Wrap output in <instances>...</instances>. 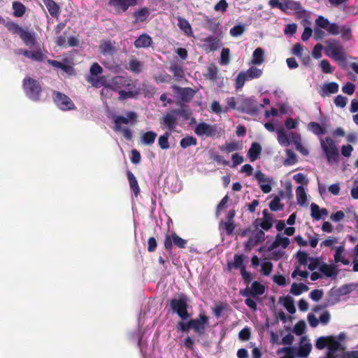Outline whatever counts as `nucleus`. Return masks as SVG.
<instances>
[{
	"label": "nucleus",
	"instance_id": "1",
	"mask_svg": "<svg viewBox=\"0 0 358 358\" xmlns=\"http://www.w3.org/2000/svg\"><path fill=\"white\" fill-rule=\"evenodd\" d=\"M324 53L327 56L338 62L346 61L345 48L340 41L335 38H329L325 41Z\"/></svg>",
	"mask_w": 358,
	"mask_h": 358
},
{
	"label": "nucleus",
	"instance_id": "2",
	"mask_svg": "<svg viewBox=\"0 0 358 358\" xmlns=\"http://www.w3.org/2000/svg\"><path fill=\"white\" fill-rule=\"evenodd\" d=\"M137 120V114L134 111H129L126 113V117L122 115H118L114 119V127L115 131H121L124 137L127 140H131L132 138V132L129 129L123 128L122 124H134Z\"/></svg>",
	"mask_w": 358,
	"mask_h": 358
},
{
	"label": "nucleus",
	"instance_id": "3",
	"mask_svg": "<svg viewBox=\"0 0 358 358\" xmlns=\"http://www.w3.org/2000/svg\"><path fill=\"white\" fill-rule=\"evenodd\" d=\"M22 87L29 99L34 101H40L42 88L38 80L30 77H26L23 80Z\"/></svg>",
	"mask_w": 358,
	"mask_h": 358
},
{
	"label": "nucleus",
	"instance_id": "4",
	"mask_svg": "<svg viewBox=\"0 0 358 358\" xmlns=\"http://www.w3.org/2000/svg\"><path fill=\"white\" fill-rule=\"evenodd\" d=\"M187 296L182 294L178 299H173L170 301L171 310L177 313L182 320H186L190 316L187 311Z\"/></svg>",
	"mask_w": 358,
	"mask_h": 358
},
{
	"label": "nucleus",
	"instance_id": "5",
	"mask_svg": "<svg viewBox=\"0 0 358 358\" xmlns=\"http://www.w3.org/2000/svg\"><path fill=\"white\" fill-rule=\"evenodd\" d=\"M320 145L328 162H337L339 158V151L334 141L327 136L325 139H320Z\"/></svg>",
	"mask_w": 358,
	"mask_h": 358
},
{
	"label": "nucleus",
	"instance_id": "6",
	"mask_svg": "<svg viewBox=\"0 0 358 358\" xmlns=\"http://www.w3.org/2000/svg\"><path fill=\"white\" fill-rule=\"evenodd\" d=\"M262 70L255 66H251L247 71L240 72L236 78V89H241L246 80L259 78L262 76Z\"/></svg>",
	"mask_w": 358,
	"mask_h": 358
},
{
	"label": "nucleus",
	"instance_id": "7",
	"mask_svg": "<svg viewBox=\"0 0 358 358\" xmlns=\"http://www.w3.org/2000/svg\"><path fill=\"white\" fill-rule=\"evenodd\" d=\"M255 227L252 234L249 238L245 243V250H250L252 248L257 245L264 240V232L262 229H259L257 227L259 225H253ZM262 229L268 231L272 228L273 225H259Z\"/></svg>",
	"mask_w": 358,
	"mask_h": 358
},
{
	"label": "nucleus",
	"instance_id": "8",
	"mask_svg": "<svg viewBox=\"0 0 358 358\" xmlns=\"http://www.w3.org/2000/svg\"><path fill=\"white\" fill-rule=\"evenodd\" d=\"M237 110L250 115H254L259 112V106L255 101L251 98H238L237 100Z\"/></svg>",
	"mask_w": 358,
	"mask_h": 358
},
{
	"label": "nucleus",
	"instance_id": "9",
	"mask_svg": "<svg viewBox=\"0 0 358 358\" xmlns=\"http://www.w3.org/2000/svg\"><path fill=\"white\" fill-rule=\"evenodd\" d=\"M192 329L199 336H203L206 333V327L209 324V317L205 313H200L195 319H191Z\"/></svg>",
	"mask_w": 358,
	"mask_h": 358
},
{
	"label": "nucleus",
	"instance_id": "10",
	"mask_svg": "<svg viewBox=\"0 0 358 358\" xmlns=\"http://www.w3.org/2000/svg\"><path fill=\"white\" fill-rule=\"evenodd\" d=\"M53 99L55 104L62 110L76 109V106L72 100L62 92H55Z\"/></svg>",
	"mask_w": 358,
	"mask_h": 358
},
{
	"label": "nucleus",
	"instance_id": "11",
	"mask_svg": "<svg viewBox=\"0 0 358 358\" xmlns=\"http://www.w3.org/2000/svg\"><path fill=\"white\" fill-rule=\"evenodd\" d=\"M265 292V287L258 281H254L251 287H246L239 291V294L244 297H258Z\"/></svg>",
	"mask_w": 358,
	"mask_h": 358
},
{
	"label": "nucleus",
	"instance_id": "12",
	"mask_svg": "<svg viewBox=\"0 0 358 358\" xmlns=\"http://www.w3.org/2000/svg\"><path fill=\"white\" fill-rule=\"evenodd\" d=\"M131 86V79L130 78L117 76L111 79L110 83L106 85V87L114 91H119L122 87H129Z\"/></svg>",
	"mask_w": 358,
	"mask_h": 358
},
{
	"label": "nucleus",
	"instance_id": "13",
	"mask_svg": "<svg viewBox=\"0 0 358 358\" xmlns=\"http://www.w3.org/2000/svg\"><path fill=\"white\" fill-rule=\"evenodd\" d=\"M203 44L202 49L206 52H213L222 46L221 39L218 37L208 36V37L201 39Z\"/></svg>",
	"mask_w": 358,
	"mask_h": 358
},
{
	"label": "nucleus",
	"instance_id": "14",
	"mask_svg": "<svg viewBox=\"0 0 358 358\" xmlns=\"http://www.w3.org/2000/svg\"><path fill=\"white\" fill-rule=\"evenodd\" d=\"M138 0H108V5L115 8L117 13H124L130 6L137 4Z\"/></svg>",
	"mask_w": 358,
	"mask_h": 358
},
{
	"label": "nucleus",
	"instance_id": "15",
	"mask_svg": "<svg viewBox=\"0 0 358 358\" xmlns=\"http://www.w3.org/2000/svg\"><path fill=\"white\" fill-rule=\"evenodd\" d=\"M194 133L198 136H202L203 135L207 137H213L216 134V128L214 125L206 122L199 123L194 128Z\"/></svg>",
	"mask_w": 358,
	"mask_h": 358
},
{
	"label": "nucleus",
	"instance_id": "16",
	"mask_svg": "<svg viewBox=\"0 0 358 358\" xmlns=\"http://www.w3.org/2000/svg\"><path fill=\"white\" fill-rule=\"evenodd\" d=\"M255 178L257 180L258 184L259 185V187L264 193L268 194L271 191L272 180L269 178H266L265 174L262 173V171H256L255 173Z\"/></svg>",
	"mask_w": 358,
	"mask_h": 358
},
{
	"label": "nucleus",
	"instance_id": "17",
	"mask_svg": "<svg viewBox=\"0 0 358 358\" xmlns=\"http://www.w3.org/2000/svg\"><path fill=\"white\" fill-rule=\"evenodd\" d=\"M174 91L180 96V99L185 103H189L193 99L196 91L191 87H181L178 85H173Z\"/></svg>",
	"mask_w": 358,
	"mask_h": 358
},
{
	"label": "nucleus",
	"instance_id": "18",
	"mask_svg": "<svg viewBox=\"0 0 358 358\" xmlns=\"http://www.w3.org/2000/svg\"><path fill=\"white\" fill-rule=\"evenodd\" d=\"M172 111L169 113H166L160 119V124L164 125L170 132L173 131L177 125V118L174 115Z\"/></svg>",
	"mask_w": 358,
	"mask_h": 358
},
{
	"label": "nucleus",
	"instance_id": "19",
	"mask_svg": "<svg viewBox=\"0 0 358 358\" xmlns=\"http://www.w3.org/2000/svg\"><path fill=\"white\" fill-rule=\"evenodd\" d=\"M245 257L243 255H234V262H228L227 264V270L230 272L233 268L240 269L242 271L243 268H246L244 264Z\"/></svg>",
	"mask_w": 358,
	"mask_h": 358
},
{
	"label": "nucleus",
	"instance_id": "20",
	"mask_svg": "<svg viewBox=\"0 0 358 358\" xmlns=\"http://www.w3.org/2000/svg\"><path fill=\"white\" fill-rule=\"evenodd\" d=\"M311 216L315 221L324 220L328 216L327 208H320L319 206L315 203L310 205Z\"/></svg>",
	"mask_w": 358,
	"mask_h": 358
},
{
	"label": "nucleus",
	"instance_id": "21",
	"mask_svg": "<svg viewBox=\"0 0 358 358\" xmlns=\"http://www.w3.org/2000/svg\"><path fill=\"white\" fill-rule=\"evenodd\" d=\"M150 13V10L147 7H143L134 11L132 14L134 18L133 24H137L145 21L149 17Z\"/></svg>",
	"mask_w": 358,
	"mask_h": 358
},
{
	"label": "nucleus",
	"instance_id": "22",
	"mask_svg": "<svg viewBox=\"0 0 358 358\" xmlns=\"http://www.w3.org/2000/svg\"><path fill=\"white\" fill-rule=\"evenodd\" d=\"M114 44L115 43H112L110 40L103 41L99 45V52L103 55H113L116 51Z\"/></svg>",
	"mask_w": 358,
	"mask_h": 358
},
{
	"label": "nucleus",
	"instance_id": "23",
	"mask_svg": "<svg viewBox=\"0 0 358 358\" xmlns=\"http://www.w3.org/2000/svg\"><path fill=\"white\" fill-rule=\"evenodd\" d=\"M152 39L147 34L140 35L134 43L136 48H148L152 45Z\"/></svg>",
	"mask_w": 358,
	"mask_h": 358
},
{
	"label": "nucleus",
	"instance_id": "24",
	"mask_svg": "<svg viewBox=\"0 0 358 358\" xmlns=\"http://www.w3.org/2000/svg\"><path fill=\"white\" fill-rule=\"evenodd\" d=\"M20 38L27 46H34L36 43V38L34 32L28 30H23Z\"/></svg>",
	"mask_w": 358,
	"mask_h": 358
},
{
	"label": "nucleus",
	"instance_id": "25",
	"mask_svg": "<svg viewBox=\"0 0 358 358\" xmlns=\"http://www.w3.org/2000/svg\"><path fill=\"white\" fill-rule=\"evenodd\" d=\"M338 89L339 85L337 83H327L323 85L322 90L320 92V94L322 96H324L325 95H329L331 94H336L338 92Z\"/></svg>",
	"mask_w": 358,
	"mask_h": 358
},
{
	"label": "nucleus",
	"instance_id": "26",
	"mask_svg": "<svg viewBox=\"0 0 358 358\" xmlns=\"http://www.w3.org/2000/svg\"><path fill=\"white\" fill-rule=\"evenodd\" d=\"M287 10L300 13L302 10L301 4L299 1L294 0H283V9L282 11L285 13Z\"/></svg>",
	"mask_w": 358,
	"mask_h": 358
},
{
	"label": "nucleus",
	"instance_id": "27",
	"mask_svg": "<svg viewBox=\"0 0 358 358\" xmlns=\"http://www.w3.org/2000/svg\"><path fill=\"white\" fill-rule=\"evenodd\" d=\"M262 152V146L259 143L254 142L250 148L248 155L250 162H255Z\"/></svg>",
	"mask_w": 358,
	"mask_h": 358
},
{
	"label": "nucleus",
	"instance_id": "28",
	"mask_svg": "<svg viewBox=\"0 0 358 358\" xmlns=\"http://www.w3.org/2000/svg\"><path fill=\"white\" fill-rule=\"evenodd\" d=\"M178 25L179 28L185 33L188 37L193 36V31L189 22L184 17H178Z\"/></svg>",
	"mask_w": 358,
	"mask_h": 358
},
{
	"label": "nucleus",
	"instance_id": "29",
	"mask_svg": "<svg viewBox=\"0 0 358 358\" xmlns=\"http://www.w3.org/2000/svg\"><path fill=\"white\" fill-rule=\"evenodd\" d=\"M219 149L225 153H230L234 151L240 150L242 149V145L239 142L225 143L224 145H220Z\"/></svg>",
	"mask_w": 358,
	"mask_h": 358
},
{
	"label": "nucleus",
	"instance_id": "30",
	"mask_svg": "<svg viewBox=\"0 0 358 358\" xmlns=\"http://www.w3.org/2000/svg\"><path fill=\"white\" fill-rule=\"evenodd\" d=\"M127 176L130 188L135 196H137L140 193V187L138 186V181L131 171H127Z\"/></svg>",
	"mask_w": 358,
	"mask_h": 358
},
{
	"label": "nucleus",
	"instance_id": "31",
	"mask_svg": "<svg viewBox=\"0 0 358 358\" xmlns=\"http://www.w3.org/2000/svg\"><path fill=\"white\" fill-rule=\"evenodd\" d=\"M264 62V50L262 48H256L252 53L251 64L253 65H261Z\"/></svg>",
	"mask_w": 358,
	"mask_h": 358
},
{
	"label": "nucleus",
	"instance_id": "32",
	"mask_svg": "<svg viewBox=\"0 0 358 358\" xmlns=\"http://www.w3.org/2000/svg\"><path fill=\"white\" fill-rule=\"evenodd\" d=\"M46 8L53 17H58L60 13V8L57 3L53 0H47L45 2Z\"/></svg>",
	"mask_w": 358,
	"mask_h": 358
},
{
	"label": "nucleus",
	"instance_id": "33",
	"mask_svg": "<svg viewBox=\"0 0 358 358\" xmlns=\"http://www.w3.org/2000/svg\"><path fill=\"white\" fill-rule=\"evenodd\" d=\"M307 128L316 136L323 135L327 132L326 128L316 122H310Z\"/></svg>",
	"mask_w": 358,
	"mask_h": 358
},
{
	"label": "nucleus",
	"instance_id": "34",
	"mask_svg": "<svg viewBox=\"0 0 358 358\" xmlns=\"http://www.w3.org/2000/svg\"><path fill=\"white\" fill-rule=\"evenodd\" d=\"M277 139L278 143L282 146H288L291 143L289 134H287L282 127L277 131Z\"/></svg>",
	"mask_w": 358,
	"mask_h": 358
},
{
	"label": "nucleus",
	"instance_id": "35",
	"mask_svg": "<svg viewBox=\"0 0 358 358\" xmlns=\"http://www.w3.org/2000/svg\"><path fill=\"white\" fill-rule=\"evenodd\" d=\"M280 301L289 313L293 314L295 313L296 308L294 303V299L292 296H286L281 297L280 299Z\"/></svg>",
	"mask_w": 358,
	"mask_h": 358
},
{
	"label": "nucleus",
	"instance_id": "36",
	"mask_svg": "<svg viewBox=\"0 0 358 358\" xmlns=\"http://www.w3.org/2000/svg\"><path fill=\"white\" fill-rule=\"evenodd\" d=\"M343 252L344 248L343 246L338 247L334 255V261L336 263L341 262L344 265H348L350 261L345 257Z\"/></svg>",
	"mask_w": 358,
	"mask_h": 358
},
{
	"label": "nucleus",
	"instance_id": "37",
	"mask_svg": "<svg viewBox=\"0 0 358 358\" xmlns=\"http://www.w3.org/2000/svg\"><path fill=\"white\" fill-rule=\"evenodd\" d=\"M4 25L12 34H16L19 36L24 30L22 27L13 21L6 22Z\"/></svg>",
	"mask_w": 358,
	"mask_h": 358
},
{
	"label": "nucleus",
	"instance_id": "38",
	"mask_svg": "<svg viewBox=\"0 0 358 358\" xmlns=\"http://www.w3.org/2000/svg\"><path fill=\"white\" fill-rule=\"evenodd\" d=\"M308 289H309L308 287L305 284H303V283L298 284V283L294 282L292 285L290 292L295 296H299V295L301 294L303 292H307L308 290Z\"/></svg>",
	"mask_w": 358,
	"mask_h": 358
},
{
	"label": "nucleus",
	"instance_id": "39",
	"mask_svg": "<svg viewBox=\"0 0 358 358\" xmlns=\"http://www.w3.org/2000/svg\"><path fill=\"white\" fill-rule=\"evenodd\" d=\"M335 266L332 265H328L325 263L320 266L319 270L327 277H331L336 275L337 272L335 271Z\"/></svg>",
	"mask_w": 358,
	"mask_h": 358
},
{
	"label": "nucleus",
	"instance_id": "40",
	"mask_svg": "<svg viewBox=\"0 0 358 358\" xmlns=\"http://www.w3.org/2000/svg\"><path fill=\"white\" fill-rule=\"evenodd\" d=\"M296 196L297 203L300 205H303L307 201V195L305 188L303 186L297 187L296 189Z\"/></svg>",
	"mask_w": 358,
	"mask_h": 358
},
{
	"label": "nucleus",
	"instance_id": "41",
	"mask_svg": "<svg viewBox=\"0 0 358 358\" xmlns=\"http://www.w3.org/2000/svg\"><path fill=\"white\" fill-rule=\"evenodd\" d=\"M197 144V140L192 136H186L180 141V145L182 148L186 149L187 148L196 145Z\"/></svg>",
	"mask_w": 358,
	"mask_h": 358
},
{
	"label": "nucleus",
	"instance_id": "42",
	"mask_svg": "<svg viewBox=\"0 0 358 358\" xmlns=\"http://www.w3.org/2000/svg\"><path fill=\"white\" fill-rule=\"evenodd\" d=\"M13 15L15 17H22L26 11V8L23 3L19 1L13 3Z\"/></svg>",
	"mask_w": 358,
	"mask_h": 358
},
{
	"label": "nucleus",
	"instance_id": "43",
	"mask_svg": "<svg viewBox=\"0 0 358 358\" xmlns=\"http://www.w3.org/2000/svg\"><path fill=\"white\" fill-rule=\"evenodd\" d=\"M143 64L136 59H131L129 62L128 70L134 73H139L142 71Z\"/></svg>",
	"mask_w": 358,
	"mask_h": 358
},
{
	"label": "nucleus",
	"instance_id": "44",
	"mask_svg": "<svg viewBox=\"0 0 358 358\" xmlns=\"http://www.w3.org/2000/svg\"><path fill=\"white\" fill-rule=\"evenodd\" d=\"M157 134L152 131L145 132L141 137L142 143L147 145H150L154 143Z\"/></svg>",
	"mask_w": 358,
	"mask_h": 358
},
{
	"label": "nucleus",
	"instance_id": "45",
	"mask_svg": "<svg viewBox=\"0 0 358 358\" xmlns=\"http://www.w3.org/2000/svg\"><path fill=\"white\" fill-rule=\"evenodd\" d=\"M170 136V132H165L163 135L160 136L158 138L159 146L162 150H167L169 148L170 145L169 142V138Z\"/></svg>",
	"mask_w": 358,
	"mask_h": 358
},
{
	"label": "nucleus",
	"instance_id": "46",
	"mask_svg": "<svg viewBox=\"0 0 358 358\" xmlns=\"http://www.w3.org/2000/svg\"><path fill=\"white\" fill-rule=\"evenodd\" d=\"M206 77L211 80H215L217 79V68L215 64H211L208 66Z\"/></svg>",
	"mask_w": 358,
	"mask_h": 358
},
{
	"label": "nucleus",
	"instance_id": "47",
	"mask_svg": "<svg viewBox=\"0 0 358 358\" xmlns=\"http://www.w3.org/2000/svg\"><path fill=\"white\" fill-rule=\"evenodd\" d=\"M264 221L259 224H285L284 220L273 221L272 215L265 209L263 210Z\"/></svg>",
	"mask_w": 358,
	"mask_h": 358
},
{
	"label": "nucleus",
	"instance_id": "48",
	"mask_svg": "<svg viewBox=\"0 0 358 358\" xmlns=\"http://www.w3.org/2000/svg\"><path fill=\"white\" fill-rule=\"evenodd\" d=\"M312 345L306 343L300 345L299 349V355L301 357H306L311 352Z\"/></svg>",
	"mask_w": 358,
	"mask_h": 358
},
{
	"label": "nucleus",
	"instance_id": "49",
	"mask_svg": "<svg viewBox=\"0 0 358 358\" xmlns=\"http://www.w3.org/2000/svg\"><path fill=\"white\" fill-rule=\"evenodd\" d=\"M345 219H347V210L345 212L342 210L336 211L330 216V220L334 222H338L341 220L345 221Z\"/></svg>",
	"mask_w": 358,
	"mask_h": 358
},
{
	"label": "nucleus",
	"instance_id": "50",
	"mask_svg": "<svg viewBox=\"0 0 358 358\" xmlns=\"http://www.w3.org/2000/svg\"><path fill=\"white\" fill-rule=\"evenodd\" d=\"M172 241H173V245L177 246L179 248H185L187 241L179 236H178L176 233L171 234Z\"/></svg>",
	"mask_w": 358,
	"mask_h": 358
},
{
	"label": "nucleus",
	"instance_id": "51",
	"mask_svg": "<svg viewBox=\"0 0 358 358\" xmlns=\"http://www.w3.org/2000/svg\"><path fill=\"white\" fill-rule=\"evenodd\" d=\"M289 244V240L287 237H282L280 235L276 236L275 241L273 243V247L282 246L283 248H286Z\"/></svg>",
	"mask_w": 358,
	"mask_h": 358
},
{
	"label": "nucleus",
	"instance_id": "52",
	"mask_svg": "<svg viewBox=\"0 0 358 358\" xmlns=\"http://www.w3.org/2000/svg\"><path fill=\"white\" fill-rule=\"evenodd\" d=\"M169 71L173 74V76L178 78H182L185 76L183 69L178 64H172L169 67Z\"/></svg>",
	"mask_w": 358,
	"mask_h": 358
},
{
	"label": "nucleus",
	"instance_id": "53",
	"mask_svg": "<svg viewBox=\"0 0 358 358\" xmlns=\"http://www.w3.org/2000/svg\"><path fill=\"white\" fill-rule=\"evenodd\" d=\"M331 339V336H321V337H319L317 341H316V343H315V347L318 349V350H322L324 349L325 347H328V344H329V340Z\"/></svg>",
	"mask_w": 358,
	"mask_h": 358
},
{
	"label": "nucleus",
	"instance_id": "54",
	"mask_svg": "<svg viewBox=\"0 0 358 358\" xmlns=\"http://www.w3.org/2000/svg\"><path fill=\"white\" fill-rule=\"evenodd\" d=\"M340 34H341V38L344 41H350L352 38V30L350 27L343 26L340 29Z\"/></svg>",
	"mask_w": 358,
	"mask_h": 358
},
{
	"label": "nucleus",
	"instance_id": "55",
	"mask_svg": "<svg viewBox=\"0 0 358 358\" xmlns=\"http://www.w3.org/2000/svg\"><path fill=\"white\" fill-rule=\"evenodd\" d=\"M291 142L294 143L296 149H299L301 147V136L296 132L291 131L289 134Z\"/></svg>",
	"mask_w": 358,
	"mask_h": 358
},
{
	"label": "nucleus",
	"instance_id": "56",
	"mask_svg": "<svg viewBox=\"0 0 358 358\" xmlns=\"http://www.w3.org/2000/svg\"><path fill=\"white\" fill-rule=\"evenodd\" d=\"M296 259L301 265H307L308 262L310 259V257H308V254L306 252L303 251H299L296 253Z\"/></svg>",
	"mask_w": 358,
	"mask_h": 358
},
{
	"label": "nucleus",
	"instance_id": "57",
	"mask_svg": "<svg viewBox=\"0 0 358 358\" xmlns=\"http://www.w3.org/2000/svg\"><path fill=\"white\" fill-rule=\"evenodd\" d=\"M46 62H48V64H49L52 66L57 68V69H61L66 72L68 71V70L69 69V66L68 65H65L63 63H62L59 61H57V60L47 59Z\"/></svg>",
	"mask_w": 358,
	"mask_h": 358
},
{
	"label": "nucleus",
	"instance_id": "58",
	"mask_svg": "<svg viewBox=\"0 0 358 358\" xmlns=\"http://www.w3.org/2000/svg\"><path fill=\"white\" fill-rule=\"evenodd\" d=\"M320 66L322 69V71L324 73H331L334 71V68L331 66L329 62L327 59H322L320 62Z\"/></svg>",
	"mask_w": 358,
	"mask_h": 358
},
{
	"label": "nucleus",
	"instance_id": "59",
	"mask_svg": "<svg viewBox=\"0 0 358 358\" xmlns=\"http://www.w3.org/2000/svg\"><path fill=\"white\" fill-rule=\"evenodd\" d=\"M226 102L227 106H226L224 108V113L228 112L230 109H236L237 110V101H236L234 97H229L226 99Z\"/></svg>",
	"mask_w": 358,
	"mask_h": 358
},
{
	"label": "nucleus",
	"instance_id": "60",
	"mask_svg": "<svg viewBox=\"0 0 358 358\" xmlns=\"http://www.w3.org/2000/svg\"><path fill=\"white\" fill-rule=\"evenodd\" d=\"M230 50L229 48H223L220 55V64L227 65L229 63Z\"/></svg>",
	"mask_w": 358,
	"mask_h": 358
},
{
	"label": "nucleus",
	"instance_id": "61",
	"mask_svg": "<svg viewBox=\"0 0 358 358\" xmlns=\"http://www.w3.org/2000/svg\"><path fill=\"white\" fill-rule=\"evenodd\" d=\"M282 205L280 203V199L278 196H275L269 203V208L272 211H277L282 208Z\"/></svg>",
	"mask_w": 358,
	"mask_h": 358
},
{
	"label": "nucleus",
	"instance_id": "62",
	"mask_svg": "<svg viewBox=\"0 0 358 358\" xmlns=\"http://www.w3.org/2000/svg\"><path fill=\"white\" fill-rule=\"evenodd\" d=\"M48 58L42 52L40 49L34 50L32 52L31 59L36 62H42L46 60Z\"/></svg>",
	"mask_w": 358,
	"mask_h": 358
},
{
	"label": "nucleus",
	"instance_id": "63",
	"mask_svg": "<svg viewBox=\"0 0 358 358\" xmlns=\"http://www.w3.org/2000/svg\"><path fill=\"white\" fill-rule=\"evenodd\" d=\"M172 113L176 115H180L185 120H188L192 115V111L189 108L174 109L172 110Z\"/></svg>",
	"mask_w": 358,
	"mask_h": 358
},
{
	"label": "nucleus",
	"instance_id": "64",
	"mask_svg": "<svg viewBox=\"0 0 358 358\" xmlns=\"http://www.w3.org/2000/svg\"><path fill=\"white\" fill-rule=\"evenodd\" d=\"M306 329V323L304 321L301 320L298 322L294 327V331L297 336H301L304 333Z\"/></svg>",
	"mask_w": 358,
	"mask_h": 358
}]
</instances>
